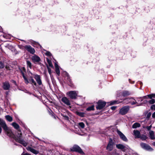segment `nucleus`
<instances>
[{"instance_id":"f257e3e1","label":"nucleus","mask_w":155,"mask_h":155,"mask_svg":"<svg viewBox=\"0 0 155 155\" xmlns=\"http://www.w3.org/2000/svg\"><path fill=\"white\" fill-rule=\"evenodd\" d=\"M25 68L23 67L21 68V72L24 80L25 83L27 84H30L32 85L37 86V83L33 79V77H30L29 79L25 75Z\"/></svg>"},{"instance_id":"f03ea898","label":"nucleus","mask_w":155,"mask_h":155,"mask_svg":"<svg viewBox=\"0 0 155 155\" xmlns=\"http://www.w3.org/2000/svg\"><path fill=\"white\" fill-rule=\"evenodd\" d=\"M130 109L129 106L128 105L124 106L120 109L119 114L122 115H125L129 112Z\"/></svg>"},{"instance_id":"7ed1b4c3","label":"nucleus","mask_w":155,"mask_h":155,"mask_svg":"<svg viewBox=\"0 0 155 155\" xmlns=\"http://www.w3.org/2000/svg\"><path fill=\"white\" fill-rule=\"evenodd\" d=\"M77 94L78 92L75 91H68L67 93V94L72 99H76L77 96Z\"/></svg>"},{"instance_id":"20e7f679","label":"nucleus","mask_w":155,"mask_h":155,"mask_svg":"<svg viewBox=\"0 0 155 155\" xmlns=\"http://www.w3.org/2000/svg\"><path fill=\"white\" fill-rule=\"evenodd\" d=\"M71 150L72 151L77 152L82 154H84V152L81 148L77 145H74L71 148Z\"/></svg>"},{"instance_id":"39448f33","label":"nucleus","mask_w":155,"mask_h":155,"mask_svg":"<svg viewBox=\"0 0 155 155\" xmlns=\"http://www.w3.org/2000/svg\"><path fill=\"white\" fill-rule=\"evenodd\" d=\"M97 104V105L96 107V109L97 110H101L105 107L106 104V103L101 100H99L98 101Z\"/></svg>"},{"instance_id":"423d86ee","label":"nucleus","mask_w":155,"mask_h":155,"mask_svg":"<svg viewBox=\"0 0 155 155\" xmlns=\"http://www.w3.org/2000/svg\"><path fill=\"white\" fill-rule=\"evenodd\" d=\"M117 133L120 136V138L123 141L125 142H127L128 139L125 136V135L122 133L120 131L117 130Z\"/></svg>"},{"instance_id":"0eeeda50","label":"nucleus","mask_w":155,"mask_h":155,"mask_svg":"<svg viewBox=\"0 0 155 155\" xmlns=\"http://www.w3.org/2000/svg\"><path fill=\"white\" fill-rule=\"evenodd\" d=\"M34 78L38 85L40 86L42 84V82L40 76L39 75L35 74L34 75Z\"/></svg>"},{"instance_id":"6e6552de","label":"nucleus","mask_w":155,"mask_h":155,"mask_svg":"<svg viewBox=\"0 0 155 155\" xmlns=\"http://www.w3.org/2000/svg\"><path fill=\"white\" fill-rule=\"evenodd\" d=\"M25 49L29 52L31 54H34L35 52L34 49L30 45H26L25 47Z\"/></svg>"},{"instance_id":"1a4fd4ad","label":"nucleus","mask_w":155,"mask_h":155,"mask_svg":"<svg viewBox=\"0 0 155 155\" xmlns=\"http://www.w3.org/2000/svg\"><path fill=\"white\" fill-rule=\"evenodd\" d=\"M117 97H119L120 96H122L123 97H125L130 95V93L128 91H124L122 92L120 91L117 92Z\"/></svg>"},{"instance_id":"9d476101","label":"nucleus","mask_w":155,"mask_h":155,"mask_svg":"<svg viewBox=\"0 0 155 155\" xmlns=\"http://www.w3.org/2000/svg\"><path fill=\"white\" fill-rule=\"evenodd\" d=\"M2 88L5 90H9L10 87V85L8 81H5L2 83Z\"/></svg>"},{"instance_id":"9b49d317","label":"nucleus","mask_w":155,"mask_h":155,"mask_svg":"<svg viewBox=\"0 0 155 155\" xmlns=\"http://www.w3.org/2000/svg\"><path fill=\"white\" fill-rule=\"evenodd\" d=\"M33 61L35 63H38L41 61L40 58L36 55H34L31 57Z\"/></svg>"},{"instance_id":"f8f14e48","label":"nucleus","mask_w":155,"mask_h":155,"mask_svg":"<svg viewBox=\"0 0 155 155\" xmlns=\"http://www.w3.org/2000/svg\"><path fill=\"white\" fill-rule=\"evenodd\" d=\"M113 148V143L112 140L110 141L108 144L106 149L107 150L109 151H111Z\"/></svg>"},{"instance_id":"ddd939ff","label":"nucleus","mask_w":155,"mask_h":155,"mask_svg":"<svg viewBox=\"0 0 155 155\" xmlns=\"http://www.w3.org/2000/svg\"><path fill=\"white\" fill-rule=\"evenodd\" d=\"M61 101L67 105H70L71 103L69 100L66 97H63L61 98Z\"/></svg>"},{"instance_id":"4468645a","label":"nucleus","mask_w":155,"mask_h":155,"mask_svg":"<svg viewBox=\"0 0 155 155\" xmlns=\"http://www.w3.org/2000/svg\"><path fill=\"white\" fill-rule=\"evenodd\" d=\"M27 149L28 151H29L35 154H37L39 153V151H38L36 150L31 147H28L27 148Z\"/></svg>"},{"instance_id":"2eb2a0df","label":"nucleus","mask_w":155,"mask_h":155,"mask_svg":"<svg viewBox=\"0 0 155 155\" xmlns=\"http://www.w3.org/2000/svg\"><path fill=\"white\" fill-rule=\"evenodd\" d=\"M116 146L118 149H120L123 151H124L125 150V147L123 144H118L116 145Z\"/></svg>"},{"instance_id":"dca6fc26","label":"nucleus","mask_w":155,"mask_h":155,"mask_svg":"<svg viewBox=\"0 0 155 155\" xmlns=\"http://www.w3.org/2000/svg\"><path fill=\"white\" fill-rule=\"evenodd\" d=\"M54 66L55 68V71L56 73L58 76H59L60 74V71L59 70V66L56 63H55Z\"/></svg>"},{"instance_id":"f3484780","label":"nucleus","mask_w":155,"mask_h":155,"mask_svg":"<svg viewBox=\"0 0 155 155\" xmlns=\"http://www.w3.org/2000/svg\"><path fill=\"white\" fill-rule=\"evenodd\" d=\"M134 134L135 136V138H139L140 136V132L137 130H134Z\"/></svg>"},{"instance_id":"a211bd4d","label":"nucleus","mask_w":155,"mask_h":155,"mask_svg":"<svg viewBox=\"0 0 155 155\" xmlns=\"http://www.w3.org/2000/svg\"><path fill=\"white\" fill-rule=\"evenodd\" d=\"M12 125L14 128L15 129L17 130L19 129L20 126L18 124L15 122H13L11 124Z\"/></svg>"},{"instance_id":"6ab92c4d","label":"nucleus","mask_w":155,"mask_h":155,"mask_svg":"<svg viewBox=\"0 0 155 155\" xmlns=\"http://www.w3.org/2000/svg\"><path fill=\"white\" fill-rule=\"evenodd\" d=\"M146 98H147V96H144L143 97L137 98L136 100L137 101V103H140L144 99H146Z\"/></svg>"},{"instance_id":"aec40b11","label":"nucleus","mask_w":155,"mask_h":155,"mask_svg":"<svg viewBox=\"0 0 155 155\" xmlns=\"http://www.w3.org/2000/svg\"><path fill=\"white\" fill-rule=\"evenodd\" d=\"M130 98H127L124 99L123 101H120L121 102V103L122 104H128L130 103Z\"/></svg>"},{"instance_id":"412c9836","label":"nucleus","mask_w":155,"mask_h":155,"mask_svg":"<svg viewBox=\"0 0 155 155\" xmlns=\"http://www.w3.org/2000/svg\"><path fill=\"white\" fill-rule=\"evenodd\" d=\"M121 102L120 101H110V105H112L115 104H118L121 103Z\"/></svg>"},{"instance_id":"4be33fe9","label":"nucleus","mask_w":155,"mask_h":155,"mask_svg":"<svg viewBox=\"0 0 155 155\" xmlns=\"http://www.w3.org/2000/svg\"><path fill=\"white\" fill-rule=\"evenodd\" d=\"M130 103L131 105H134L137 104V101L136 100L132 98H130Z\"/></svg>"},{"instance_id":"5701e85b","label":"nucleus","mask_w":155,"mask_h":155,"mask_svg":"<svg viewBox=\"0 0 155 155\" xmlns=\"http://www.w3.org/2000/svg\"><path fill=\"white\" fill-rule=\"evenodd\" d=\"M64 74L65 75V76L67 78V80L70 82H71V79L70 76L66 72L64 71Z\"/></svg>"},{"instance_id":"b1692460","label":"nucleus","mask_w":155,"mask_h":155,"mask_svg":"<svg viewBox=\"0 0 155 155\" xmlns=\"http://www.w3.org/2000/svg\"><path fill=\"white\" fill-rule=\"evenodd\" d=\"M149 135L150 138L151 139H155L153 131L152 130H150L149 132Z\"/></svg>"},{"instance_id":"393cba45","label":"nucleus","mask_w":155,"mask_h":155,"mask_svg":"<svg viewBox=\"0 0 155 155\" xmlns=\"http://www.w3.org/2000/svg\"><path fill=\"white\" fill-rule=\"evenodd\" d=\"M140 126V124L138 123H135L132 125V128H135L138 127H139Z\"/></svg>"},{"instance_id":"a878e982","label":"nucleus","mask_w":155,"mask_h":155,"mask_svg":"<svg viewBox=\"0 0 155 155\" xmlns=\"http://www.w3.org/2000/svg\"><path fill=\"white\" fill-rule=\"evenodd\" d=\"M94 106L92 105L91 106H90L88 107L86 109V110L88 111H90L91 110H94Z\"/></svg>"},{"instance_id":"bb28decb","label":"nucleus","mask_w":155,"mask_h":155,"mask_svg":"<svg viewBox=\"0 0 155 155\" xmlns=\"http://www.w3.org/2000/svg\"><path fill=\"white\" fill-rule=\"evenodd\" d=\"M76 114L80 116V117H84V113L83 112H80L78 111H77L76 112Z\"/></svg>"},{"instance_id":"cd10ccee","label":"nucleus","mask_w":155,"mask_h":155,"mask_svg":"<svg viewBox=\"0 0 155 155\" xmlns=\"http://www.w3.org/2000/svg\"><path fill=\"white\" fill-rule=\"evenodd\" d=\"M5 118L6 120L9 122H11L13 120V119L12 117L9 115L6 116Z\"/></svg>"},{"instance_id":"c85d7f7f","label":"nucleus","mask_w":155,"mask_h":155,"mask_svg":"<svg viewBox=\"0 0 155 155\" xmlns=\"http://www.w3.org/2000/svg\"><path fill=\"white\" fill-rule=\"evenodd\" d=\"M2 36L4 38L6 39H9L10 38V35L6 34H4L3 35L1 36V37Z\"/></svg>"},{"instance_id":"c756f323","label":"nucleus","mask_w":155,"mask_h":155,"mask_svg":"<svg viewBox=\"0 0 155 155\" xmlns=\"http://www.w3.org/2000/svg\"><path fill=\"white\" fill-rule=\"evenodd\" d=\"M46 60L47 61V62H48V64H49V65L50 67H53V65L52 63V62L51 60H49L48 58H46Z\"/></svg>"},{"instance_id":"7c9ffc66","label":"nucleus","mask_w":155,"mask_h":155,"mask_svg":"<svg viewBox=\"0 0 155 155\" xmlns=\"http://www.w3.org/2000/svg\"><path fill=\"white\" fill-rule=\"evenodd\" d=\"M27 64L28 67L30 69L31 68L32 64L29 61H27Z\"/></svg>"},{"instance_id":"2f4dec72","label":"nucleus","mask_w":155,"mask_h":155,"mask_svg":"<svg viewBox=\"0 0 155 155\" xmlns=\"http://www.w3.org/2000/svg\"><path fill=\"white\" fill-rule=\"evenodd\" d=\"M144 149L149 151H152L153 150V149L151 147L148 145H147Z\"/></svg>"},{"instance_id":"473e14b6","label":"nucleus","mask_w":155,"mask_h":155,"mask_svg":"<svg viewBox=\"0 0 155 155\" xmlns=\"http://www.w3.org/2000/svg\"><path fill=\"white\" fill-rule=\"evenodd\" d=\"M142 140H145L147 139V137L144 135H142L140 136V138Z\"/></svg>"},{"instance_id":"72a5a7b5","label":"nucleus","mask_w":155,"mask_h":155,"mask_svg":"<svg viewBox=\"0 0 155 155\" xmlns=\"http://www.w3.org/2000/svg\"><path fill=\"white\" fill-rule=\"evenodd\" d=\"M78 125L82 128H83L84 127V124L83 122L79 123Z\"/></svg>"},{"instance_id":"f704fd0d","label":"nucleus","mask_w":155,"mask_h":155,"mask_svg":"<svg viewBox=\"0 0 155 155\" xmlns=\"http://www.w3.org/2000/svg\"><path fill=\"white\" fill-rule=\"evenodd\" d=\"M148 103L150 104H153L155 102V100L153 99H151V100H150L149 101H148Z\"/></svg>"},{"instance_id":"c9c22d12","label":"nucleus","mask_w":155,"mask_h":155,"mask_svg":"<svg viewBox=\"0 0 155 155\" xmlns=\"http://www.w3.org/2000/svg\"><path fill=\"white\" fill-rule=\"evenodd\" d=\"M140 144L141 147L144 149H145L147 145V144L144 143H141Z\"/></svg>"},{"instance_id":"e433bc0d","label":"nucleus","mask_w":155,"mask_h":155,"mask_svg":"<svg viewBox=\"0 0 155 155\" xmlns=\"http://www.w3.org/2000/svg\"><path fill=\"white\" fill-rule=\"evenodd\" d=\"M150 98V99H152V97H155V94H152L148 95L147 97Z\"/></svg>"},{"instance_id":"4c0bfd02","label":"nucleus","mask_w":155,"mask_h":155,"mask_svg":"<svg viewBox=\"0 0 155 155\" xmlns=\"http://www.w3.org/2000/svg\"><path fill=\"white\" fill-rule=\"evenodd\" d=\"M33 44L34 45V46H35L34 45H37L38 46H39L40 47H41V46L39 45V44L37 42H36L34 41L33 43Z\"/></svg>"},{"instance_id":"58836bf2","label":"nucleus","mask_w":155,"mask_h":155,"mask_svg":"<svg viewBox=\"0 0 155 155\" xmlns=\"http://www.w3.org/2000/svg\"><path fill=\"white\" fill-rule=\"evenodd\" d=\"M47 69H48V72L49 74L51 76V69L50 68L48 67H47Z\"/></svg>"},{"instance_id":"ea45409f","label":"nucleus","mask_w":155,"mask_h":155,"mask_svg":"<svg viewBox=\"0 0 155 155\" xmlns=\"http://www.w3.org/2000/svg\"><path fill=\"white\" fill-rule=\"evenodd\" d=\"M4 64L1 62H0V68H2L4 67Z\"/></svg>"},{"instance_id":"a19ab883","label":"nucleus","mask_w":155,"mask_h":155,"mask_svg":"<svg viewBox=\"0 0 155 155\" xmlns=\"http://www.w3.org/2000/svg\"><path fill=\"white\" fill-rule=\"evenodd\" d=\"M147 98H146V99H144L143 100V102L142 103L143 104H146L148 103V101H147V100H146V99Z\"/></svg>"},{"instance_id":"79ce46f5","label":"nucleus","mask_w":155,"mask_h":155,"mask_svg":"<svg viewBox=\"0 0 155 155\" xmlns=\"http://www.w3.org/2000/svg\"><path fill=\"white\" fill-rule=\"evenodd\" d=\"M45 54L47 56H50L51 55V54L49 51H47L45 53Z\"/></svg>"},{"instance_id":"37998d69","label":"nucleus","mask_w":155,"mask_h":155,"mask_svg":"<svg viewBox=\"0 0 155 155\" xmlns=\"http://www.w3.org/2000/svg\"><path fill=\"white\" fill-rule=\"evenodd\" d=\"M150 109L153 110H155V105L153 104L150 107Z\"/></svg>"},{"instance_id":"c03bdc74","label":"nucleus","mask_w":155,"mask_h":155,"mask_svg":"<svg viewBox=\"0 0 155 155\" xmlns=\"http://www.w3.org/2000/svg\"><path fill=\"white\" fill-rule=\"evenodd\" d=\"M63 114H62L61 115L62 116H63L64 117V119L66 120H68L69 119L68 117L66 115H65V116L64 115H63Z\"/></svg>"},{"instance_id":"a18cd8bd","label":"nucleus","mask_w":155,"mask_h":155,"mask_svg":"<svg viewBox=\"0 0 155 155\" xmlns=\"http://www.w3.org/2000/svg\"><path fill=\"white\" fill-rule=\"evenodd\" d=\"M151 125H150L149 126H147L146 127V128L148 130H149L151 129Z\"/></svg>"},{"instance_id":"49530a36","label":"nucleus","mask_w":155,"mask_h":155,"mask_svg":"<svg viewBox=\"0 0 155 155\" xmlns=\"http://www.w3.org/2000/svg\"><path fill=\"white\" fill-rule=\"evenodd\" d=\"M117 107L116 106H112L111 107V109L112 110H114L116 109Z\"/></svg>"},{"instance_id":"de8ad7c7","label":"nucleus","mask_w":155,"mask_h":155,"mask_svg":"<svg viewBox=\"0 0 155 155\" xmlns=\"http://www.w3.org/2000/svg\"><path fill=\"white\" fill-rule=\"evenodd\" d=\"M151 115V113H148L147 115V117L149 118Z\"/></svg>"},{"instance_id":"09e8293b","label":"nucleus","mask_w":155,"mask_h":155,"mask_svg":"<svg viewBox=\"0 0 155 155\" xmlns=\"http://www.w3.org/2000/svg\"><path fill=\"white\" fill-rule=\"evenodd\" d=\"M21 155H31L29 153H22L21 154Z\"/></svg>"},{"instance_id":"8fccbe9b","label":"nucleus","mask_w":155,"mask_h":155,"mask_svg":"<svg viewBox=\"0 0 155 155\" xmlns=\"http://www.w3.org/2000/svg\"><path fill=\"white\" fill-rule=\"evenodd\" d=\"M152 117L153 118L155 117V112L152 114Z\"/></svg>"},{"instance_id":"3c124183","label":"nucleus","mask_w":155,"mask_h":155,"mask_svg":"<svg viewBox=\"0 0 155 155\" xmlns=\"http://www.w3.org/2000/svg\"><path fill=\"white\" fill-rule=\"evenodd\" d=\"M130 83H132V84H133V83H134V81H133V83H131V82L130 81Z\"/></svg>"},{"instance_id":"603ef678","label":"nucleus","mask_w":155,"mask_h":155,"mask_svg":"<svg viewBox=\"0 0 155 155\" xmlns=\"http://www.w3.org/2000/svg\"><path fill=\"white\" fill-rule=\"evenodd\" d=\"M14 83H15V84H16V82H15V81H14Z\"/></svg>"},{"instance_id":"864d4df0","label":"nucleus","mask_w":155,"mask_h":155,"mask_svg":"<svg viewBox=\"0 0 155 155\" xmlns=\"http://www.w3.org/2000/svg\"><path fill=\"white\" fill-rule=\"evenodd\" d=\"M6 95H7L8 94V93L7 92H6Z\"/></svg>"},{"instance_id":"5fc2aeb1","label":"nucleus","mask_w":155,"mask_h":155,"mask_svg":"<svg viewBox=\"0 0 155 155\" xmlns=\"http://www.w3.org/2000/svg\"><path fill=\"white\" fill-rule=\"evenodd\" d=\"M153 145L155 146V142L153 143Z\"/></svg>"},{"instance_id":"6e6d98bb","label":"nucleus","mask_w":155,"mask_h":155,"mask_svg":"<svg viewBox=\"0 0 155 155\" xmlns=\"http://www.w3.org/2000/svg\"><path fill=\"white\" fill-rule=\"evenodd\" d=\"M31 75H33V74L32 73H31Z\"/></svg>"}]
</instances>
